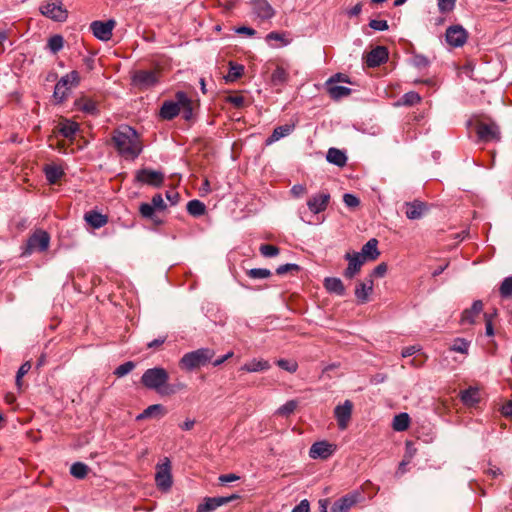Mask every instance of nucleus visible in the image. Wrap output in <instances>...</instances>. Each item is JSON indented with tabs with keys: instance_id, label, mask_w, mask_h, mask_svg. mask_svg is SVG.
Here are the masks:
<instances>
[{
	"instance_id": "obj_1",
	"label": "nucleus",
	"mask_w": 512,
	"mask_h": 512,
	"mask_svg": "<svg viewBox=\"0 0 512 512\" xmlns=\"http://www.w3.org/2000/svg\"><path fill=\"white\" fill-rule=\"evenodd\" d=\"M169 373L162 367L147 369L141 376V384L150 390L156 391L161 396H170L177 391L184 389L185 384L170 385Z\"/></svg>"
},
{
	"instance_id": "obj_2",
	"label": "nucleus",
	"mask_w": 512,
	"mask_h": 512,
	"mask_svg": "<svg viewBox=\"0 0 512 512\" xmlns=\"http://www.w3.org/2000/svg\"><path fill=\"white\" fill-rule=\"evenodd\" d=\"M112 142L118 153L125 159H135L142 151L137 132L130 126H123L113 132Z\"/></svg>"
},
{
	"instance_id": "obj_3",
	"label": "nucleus",
	"mask_w": 512,
	"mask_h": 512,
	"mask_svg": "<svg viewBox=\"0 0 512 512\" xmlns=\"http://www.w3.org/2000/svg\"><path fill=\"white\" fill-rule=\"evenodd\" d=\"M364 500L363 493L360 490H354L341 498L337 499L332 507L330 512H350V510L355 507L358 503ZM320 512H328L327 511V501H320Z\"/></svg>"
},
{
	"instance_id": "obj_4",
	"label": "nucleus",
	"mask_w": 512,
	"mask_h": 512,
	"mask_svg": "<svg viewBox=\"0 0 512 512\" xmlns=\"http://www.w3.org/2000/svg\"><path fill=\"white\" fill-rule=\"evenodd\" d=\"M215 352L209 348H201L189 353H186L179 362V365L182 369L187 371H192L193 369L199 368L201 366L209 363L214 357Z\"/></svg>"
},
{
	"instance_id": "obj_5",
	"label": "nucleus",
	"mask_w": 512,
	"mask_h": 512,
	"mask_svg": "<svg viewBox=\"0 0 512 512\" xmlns=\"http://www.w3.org/2000/svg\"><path fill=\"white\" fill-rule=\"evenodd\" d=\"M160 75L159 69L137 70L132 74V85L141 91L150 89L159 83Z\"/></svg>"
},
{
	"instance_id": "obj_6",
	"label": "nucleus",
	"mask_w": 512,
	"mask_h": 512,
	"mask_svg": "<svg viewBox=\"0 0 512 512\" xmlns=\"http://www.w3.org/2000/svg\"><path fill=\"white\" fill-rule=\"evenodd\" d=\"M80 82V76L77 71H71L61 79L55 85L53 98L56 103H62L68 96V93L73 86H77Z\"/></svg>"
},
{
	"instance_id": "obj_7",
	"label": "nucleus",
	"mask_w": 512,
	"mask_h": 512,
	"mask_svg": "<svg viewBox=\"0 0 512 512\" xmlns=\"http://www.w3.org/2000/svg\"><path fill=\"white\" fill-rule=\"evenodd\" d=\"M155 483L162 492H168L173 484L171 473V462L165 457L161 463L156 465Z\"/></svg>"
},
{
	"instance_id": "obj_8",
	"label": "nucleus",
	"mask_w": 512,
	"mask_h": 512,
	"mask_svg": "<svg viewBox=\"0 0 512 512\" xmlns=\"http://www.w3.org/2000/svg\"><path fill=\"white\" fill-rule=\"evenodd\" d=\"M40 13L56 22H64L68 17V11L64 8L61 0H52L39 7Z\"/></svg>"
},
{
	"instance_id": "obj_9",
	"label": "nucleus",
	"mask_w": 512,
	"mask_h": 512,
	"mask_svg": "<svg viewBox=\"0 0 512 512\" xmlns=\"http://www.w3.org/2000/svg\"><path fill=\"white\" fill-rule=\"evenodd\" d=\"M476 133L479 139L484 142L500 140V129L494 121H478L476 123Z\"/></svg>"
},
{
	"instance_id": "obj_10",
	"label": "nucleus",
	"mask_w": 512,
	"mask_h": 512,
	"mask_svg": "<svg viewBox=\"0 0 512 512\" xmlns=\"http://www.w3.org/2000/svg\"><path fill=\"white\" fill-rule=\"evenodd\" d=\"M115 26L116 21L113 19H109L107 21L97 20L90 24V30L97 39L101 41H108L112 37V31Z\"/></svg>"
},
{
	"instance_id": "obj_11",
	"label": "nucleus",
	"mask_w": 512,
	"mask_h": 512,
	"mask_svg": "<svg viewBox=\"0 0 512 512\" xmlns=\"http://www.w3.org/2000/svg\"><path fill=\"white\" fill-rule=\"evenodd\" d=\"M135 180L141 184L160 187L164 182V174L160 171L143 168L136 172Z\"/></svg>"
},
{
	"instance_id": "obj_12",
	"label": "nucleus",
	"mask_w": 512,
	"mask_h": 512,
	"mask_svg": "<svg viewBox=\"0 0 512 512\" xmlns=\"http://www.w3.org/2000/svg\"><path fill=\"white\" fill-rule=\"evenodd\" d=\"M238 494H232L227 497H207L204 502L197 506L196 512H212L220 506L226 505L234 500L239 499Z\"/></svg>"
},
{
	"instance_id": "obj_13",
	"label": "nucleus",
	"mask_w": 512,
	"mask_h": 512,
	"mask_svg": "<svg viewBox=\"0 0 512 512\" xmlns=\"http://www.w3.org/2000/svg\"><path fill=\"white\" fill-rule=\"evenodd\" d=\"M50 236L44 230H36L27 241V251H46L49 247Z\"/></svg>"
},
{
	"instance_id": "obj_14",
	"label": "nucleus",
	"mask_w": 512,
	"mask_h": 512,
	"mask_svg": "<svg viewBox=\"0 0 512 512\" xmlns=\"http://www.w3.org/2000/svg\"><path fill=\"white\" fill-rule=\"evenodd\" d=\"M446 42L452 47H462L468 38L467 31L461 25H453L447 28Z\"/></svg>"
},
{
	"instance_id": "obj_15",
	"label": "nucleus",
	"mask_w": 512,
	"mask_h": 512,
	"mask_svg": "<svg viewBox=\"0 0 512 512\" xmlns=\"http://www.w3.org/2000/svg\"><path fill=\"white\" fill-rule=\"evenodd\" d=\"M344 258L348 261V266L344 270L343 276L347 279H353L360 272L366 261L357 252H347Z\"/></svg>"
},
{
	"instance_id": "obj_16",
	"label": "nucleus",
	"mask_w": 512,
	"mask_h": 512,
	"mask_svg": "<svg viewBox=\"0 0 512 512\" xmlns=\"http://www.w3.org/2000/svg\"><path fill=\"white\" fill-rule=\"evenodd\" d=\"M353 410V403L350 400H345L342 405H337L334 409V415L337 420L338 427L345 430L351 419Z\"/></svg>"
},
{
	"instance_id": "obj_17",
	"label": "nucleus",
	"mask_w": 512,
	"mask_h": 512,
	"mask_svg": "<svg viewBox=\"0 0 512 512\" xmlns=\"http://www.w3.org/2000/svg\"><path fill=\"white\" fill-rule=\"evenodd\" d=\"M336 446L327 441H318L312 444L309 456L312 459H327L335 451Z\"/></svg>"
},
{
	"instance_id": "obj_18",
	"label": "nucleus",
	"mask_w": 512,
	"mask_h": 512,
	"mask_svg": "<svg viewBox=\"0 0 512 512\" xmlns=\"http://www.w3.org/2000/svg\"><path fill=\"white\" fill-rule=\"evenodd\" d=\"M374 281L372 276L365 278L363 281H359L355 288V297L361 304H365L369 301V296L373 292Z\"/></svg>"
},
{
	"instance_id": "obj_19",
	"label": "nucleus",
	"mask_w": 512,
	"mask_h": 512,
	"mask_svg": "<svg viewBox=\"0 0 512 512\" xmlns=\"http://www.w3.org/2000/svg\"><path fill=\"white\" fill-rule=\"evenodd\" d=\"M404 212L408 219L417 220L420 219L425 212L428 210L426 203L420 200H414L412 202H406L404 204Z\"/></svg>"
},
{
	"instance_id": "obj_20",
	"label": "nucleus",
	"mask_w": 512,
	"mask_h": 512,
	"mask_svg": "<svg viewBox=\"0 0 512 512\" xmlns=\"http://www.w3.org/2000/svg\"><path fill=\"white\" fill-rule=\"evenodd\" d=\"M388 59V50L384 46H377L372 49L366 56V64L368 67H377Z\"/></svg>"
},
{
	"instance_id": "obj_21",
	"label": "nucleus",
	"mask_w": 512,
	"mask_h": 512,
	"mask_svg": "<svg viewBox=\"0 0 512 512\" xmlns=\"http://www.w3.org/2000/svg\"><path fill=\"white\" fill-rule=\"evenodd\" d=\"M483 311V302L481 300H476L473 302L472 306L468 309H465L462 312L460 323L462 325L465 324H474L476 318Z\"/></svg>"
},
{
	"instance_id": "obj_22",
	"label": "nucleus",
	"mask_w": 512,
	"mask_h": 512,
	"mask_svg": "<svg viewBox=\"0 0 512 512\" xmlns=\"http://www.w3.org/2000/svg\"><path fill=\"white\" fill-rule=\"evenodd\" d=\"M253 12L262 20H267L275 15V11L267 0H253Z\"/></svg>"
},
{
	"instance_id": "obj_23",
	"label": "nucleus",
	"mask_w": 512,
	"mask_h": 512,
	"mask_svg": "<svg viewBox=\"0 0 512 512\" xmlns=\"http://www.w3.org/2000/svg\"><path fill=\"white\" fill-rule=\"evenodd\" d=\"M330 195L328 193H320L308 200L307 205L311 212L317 214L324 211L329 203Z\"/></svg>"
},
{
	"instance_id": "obj_24",
	"label": "nucleus",
	"mask_w": 512,
	"mask_h": 512,
	"mask_svg": "<svg viewBox=\"0 0 512 512\" xmlns=\"http://www.w3.org/2000/svg\"><path fill=\"white\" fill-rule=\"evenodd\" d=\"M79 130V124L68 119H62L57 125V132L67 139H74L76 132Z\"/></svg>"
},
{
	"instance_id": "obj_25",
	"label": "nucleus",
	"mask_w": 512,
	"mask_h": 512,
	"mask_svg": "<svg viewBox=\"0 0 512 512\" xmlns=\"http://www.w3.org/2000/svg\"><path fill=\"white\" fill-rule=\"evenodd\" d=\"M378 241L375 238L370 239L366 244L363 245L361 252H357L358 255H362L365 261L376 260L380 252L378 251Z\"/></svg>"
},
{
	"instance_id": "obj_26",
	"label": "nucleus",
	"mask_w": 512,
	"mask_h": 512,
	"mask_svg": "<svg viewBox=\"0 0 512 512\" xmlns=\"http://www.w3.org/2000/svg\"><path fill=\"white\" fill-rule=\"evenodd\" d=\"M459 397L466 406H473L480 401V392L477 387H469L462 390Z\"/></svg>"
},
{
	"instance_id": "obj_27",
	"label": "nucleus",
	"mask_w": 512,
	"mask_h": 512,
	"mask_svg": "<svg viewBox=\"0 0 512 512\" xmlns=\"http://www.w3.org/2000/svg\"><path fill=\"white\" fill-rule=\"evenodd\" d=\"M324 287L330 292L343 296L345 294V286L340 278L327 277L324 279Z\"/></svg>"
},
{
	"instance_id": "obj_28",
	"label": "nucleus",
	"mask_w": 512,
	"mask_h": 512,
	"mask_svg": "<svg viewBox=\"0 0 512 512\" xmlns=\"http://www.w3.org/2000/svg\"><path fill=\"white\" fill-rule=\"evenodd\" d=\"M179 104L173 101H165L160 109V117L164 120H171L180 113Z\"/></svg>"
},
{
	"instance_id": "obj_29",
	"label": "nucleus",
	"mask_w": 512,
	"mask_h": 512,
	"mask_svg": "<svg viewBox=\"0 0 512 512\" xmlns=\"http://www.w3.org/2000/svg\"><path fill=\"white\" fill-rule=\"evenodd\" d=\"M167 413L165 407L161 404H153L148 406L136 419L143 420L151 417H163Z\"/></svg>"
},
{
	"instance_id": "obj_30",
	"label": "nucleus",
	"mask_w": 512,
	"mask_h": 512,
	"mask_svg": "<svg viewBox=\"0 0 512 512\" xmlns=\"http://www.w3.org/2000/svg\"><path fill=\"white\" fill-rule=\"evenodd\" d=\"M294 128V124H285L276 127L271 136L266 140V144L270 145L273 142L278 141L285 136H288L294 130Z\"/></svg>"
},
{
	"instance_id": "obj_31",
	"label": "nucleus",
	"mask_w": 512,
	"mask_h": 512,
	"mask_svg": "<svg viewBox=\"0 0 512 512\" xmlns=\"http://www.w3.org/2000/svg\"><path fill=\"white\" fill-rule=\"evenodd\" d=\"M43 170L50 184H56L64 175L63 169L58 165H46Z\"/></svg>"
},
{
	"instance_id": "obj_32",
	"label": "nucleus",
	"mask_w": 512,
	"mask_h": 512,
	"mask_svg": "<svg viewBox=\"0 0 512 512\" xmlns=\"http://www.w3.org/2000/svg\"><path fill=\"white\" fill-rule=\"evenodd\" d=\"M84 218L87 221V223L93 228H101L108 222L107 216L102 215L101 213L95 211L86 213Z\"/></svg>"
},
{
	"instance_id": "obj_33",
	"label": "nucleus",
	"mask_w": 512,
	"mask_h": 512,
	"mask_svg": "<svg viewBox=\"0 0 512 512\" xmlns=\"http://www.w3.org/2000/svg\"><path fill=\"white\" fill-rule=\"evenodd\" d=\"M326 159L328 162L343 167L347 162L345 153L337 148H330L327 152Z\"/></svg>"
},
{
	"instance_id": "obj_34",
	"label": "nucleus",
	"mask_w": 512,
	"mask_h": 512,
	"mask_svg": "<svg viewBox=\"0 0 512 512\" xmlns=\"http://www.w3.org/2000/svg\"><path fill=\"white\" fill-rule=\"evenodd\" d=\"M269 368H270V364L268 361L253 359L250 362L245 363L241 367V370L246 371V372H258V371L267 370Z\"/></svg>"
},
{
	"instance_id": "obj_35",
	"label": "nucleus",
	"mask_w": 512,
	"mask_h": 512,
	"mask_svg": "<svg viewBox=\"0 0 512 512\" xmlns=\"http://www.w3.org/2000/svg\"><path fill=\"white\" fill-rule=\"evenodd\" d=\"M327 89L329 92V95L334 100H339L343 97H346L350 95L351 89L345 86H340L337 84H327Z\"/></svg>"
},
{
	"instance_id": "obj_36",
	"label": "nucleus",
	"mask_w": 512,
	"mask_h": 512,
	"mask_svg": "<svg viewBox=\"0 0 512 512\" xmlns=\"http://www.w3.org/2000/svg\"><path fill=\"white\" fill-rule=\"evenodd\" d=\"M410 423V417L407 413H400L393 419L392 427L395 431H405L408 429Z\"/></svg>"
},
{
	"instance_id": "obj_37",
	"label": "nucleus",
	"mask_w": 512,
	"mask_h": 512,
	"mask_svg": "<svg viewBox=\"0 0 512 512\" xmlns=\"http://www.w3.org/2000/svg\"><path fill=\"white\" fill-rule=\"evenodd\" d=\"M187 211L192 216H201L206 211V206L199 200H191L187 204Z\"/></svg>"
},
{
	"instance_id": "obj_38",
	"label": "nucleus",
	"mask_w": 512,
	"mask_h": 512,
	"mask_svg": "<svg viewBox=\"0 0 512 512\" xmlns=\"http://www.w3.org/2000/svg\"><path fill=\"white\" fill-rule=\"evenodd\" d=\"M89 471V467L82 462H75L70 468V473L77 479H84Z\"/></svg>"
},
{
	"instance_id": "obj_39",
	"label": "nucleus",
	"mask_w": 512,
	"mask_h": 512,
	"mask_svg": "<svg viewBox=\"0 0 512 512\" xmlns=\"http://www.w3.org/2000/svg\"><path fill=\"white\" fill-rule=\"evenodd\" d=\"M229 66H230L229 73L225 77V79L227 82H234L242 76L244 67L239 64H234L233 62H230Z\"/></svg>"
},
{
	"instance_id": "obj_40",
	"label": "nucleus",
	"mask_w": 512,
	"mask_h": 512,
	"mask_svg": "<svg viewBox=\"0 0 512 512\" xmlns=\"http://www.w3.org/2000/svg\"><path fill=\"white\" fill-rule=\"evenodd\" d=\"M271 80L275 85L284 84L288 80V73L283 67L277 66L271 75Z\"/></svg>"
},
{
	"instance_id": "obj_41",
	"label": "nucleus",
	"mask_w": 512,
	"mask_h": 512,
	"mask_svg": "<svg viewBox=\"0 0 512 512\" xmlns=\"http://www.w3.org/2000/svg\"><path fill=\"white\" fill-rule=\"evenodd\" d=\"M499 294L505 299L512 297V275L502 281L499 287Z\"/></svg>"
},
{
	"instance_id": "obj_42",
	"label": "nucleus",
	"mask_w": 512,
	"mask_h": 512,
	"mask_svg": "<svg viewBox=\"0 0 512 512\" xmlns=\"http://www.w3.org/2000/svg\"><path fill=\"white\" fill-rule=\"evenodd\" d=\"M64 39L61 35H54L48 41V47L53 53H57L63 48Z\"/></svg>"
},
{
	"instance_id": "obj_43",
	"label": "nucleus",
	"mask_w": 512,
	"mask_h": 512,
	"mask_svg": "<svg viewBox=\"0 0 512 512\" xmlns=\"http://www.w3.org/2000/svg\"><path fill=\"white\" fill-rule=\"evenodd\" d=\"M247 275L252 279H263L271 276V271L265 268H253L247 271Z\"/></svg>"
},
{
	"instance_id": "obj_44",
	"label": "nucleus",
	"mask_w": 512,
	"mask_h": 512,
	"mask_svg": "<svg viewBox=\"0 0 512 512\" xmlns=\"http://www.w3.org/2000/svg\"><path fill=\"white\" fill-rule=\"evenodd\" d=\"M134 368H135L134 362H132V361L125 362L115 369L114 375L117 376L118 378L123 377V376L127 375L128 373H130Z\"/></svg>"
},
{
	"instance_id": "obj_45",
	"label": "nucleus",
	"mask_w": 512,
	"mask_h": 512,
	"mask_svg": "<svg viewBox=\"0 0 512 512\" xmlns=\"http://www.w3.org/2000/svg\"><path fill=\"white\" fill-rule=\"evenodd\" d=\"M277 365L290 373H295L298 369V363L295 360L279 359Z\"/></svg>"
},
{
	"instance_id": "obj_46",
	"label": "nucleus",
	"mask_w": 512,
	"mask_h": 512,
	"mask_svg": "<svg viewBox=\"0 0 512 512\" xmlns=\"http://www.w3.org/2000/svg\"><path fill=\"white\" fill-rule=\"evenodd\" d=\"M77 106L80 110L90 114H94L96 112L95 102L89 99H81L77 101Z\"/></svg>"
},
{
	"instance_id": "obj_47",
	"label": "nucleus",
	"mask_w": 512,
	"mask_h": 512,
	"mask_svg": "<svg viewBox=\"0 0 512 512\" xmlns=\"http://www.w3.org/2000/svg\"><path fill=\"white\" fill-rule=\"evenodd\" d=\"M296 407L297 402L295 400H290L278 408L277 414L281 416H288L295 411Z\"/></svg>"
},
{
	"instance_id": "obj_48",
	"label": "nucleus",
	"mask_w": 512,
	"mask_h": 512,
	"mask_svg": "<svg viewBox=\"0 0 512 512\" xmlns=\"http://www.w3.org/2000/svg\"><path fill=\"white\" fill-rule=\"evenodd\" d=\"M469 342L463 338H457L454 340V343L451 349L455 352L466 354L468 352Z\"/></svg>"
},
{
	"instance_id": "obj_49",
	"label": "nucleus",
	"mask_w": 512,
	"mask_h": 512,
	"mask_svg": "<svg viewBox=\"0 0 512 512\" xmlns=\"http://www.w3.org/2000/svg\"><path fill=\"white\" fill-rule=\"evenodd\" d=\"M259 251L264 257H274L279 254V248L270 244H262Z\"/></svg>"
},
{
	"instance_id": "obj_50",
	"label": "nucleus",
	"mask_w": 512,
	"mask_h": 512,
	"mask_svg": "<svg viewBox=\"0 0 512 512\" xmlns=\"http://www.w3.org/2000/svg\"><path fill=\"white\" fill-rule=\"evenodd\" d=\"M420 101H421L420 95L413 91L404 94V96L402 97L403 104L408 105V106L415 105V104L419 103Z\"/></svg>"
},
{
	"instance_id": "obj_51",
	"label": "nucleus",
	"mask_w": 512,
	"mask_h": 512,
	"mask_svg": "<svg viewBox=\"0 0 512 512\" xmlns=\"http://www.w3.org/2000/svg\"><path fill=\"white\" fill-rule=\"evenodd\" d=\"M495 316H496V311H494V313H492V314H488V313L484 314L485 333L489 337L494 335L493 319Z\"/></svg>"
},
{
	"instance_id": "obj_52",
	"label": "nucleus",
	"mask_w": 512,
	"mask_h": 512,
	"mask_svg": "<svg viewBox=\"0 0 512 512\" xmlns=\"http://www.w3.org/2000/svg\"><path fill=\"white\" fill-rule=\"evenodd\" d=\"M226 102L232 104L236 108H243L245 105V98L241 95H229L226 97Z\"/></svg>"
},
{
	"instance_id": "obj_53",
	"label": "nucleus",
	"mask_w": 512,
	"mask_h": 512,
	"mask_svg": "<svg viewBox=\"0 0 512 512\" xmlns=\"http://www.w3.org/2000/svg\"><path fill=\"white\" fill-rule=\"evenodd\" d=\"M438 7L441 13L451 12L455 7L456 0H437Z\"/></svg>"
},
{
	"instance_id": "obj_54",
	"label": "nucleus",
	"mask_w": 512,
	"mask_h": 512,
	"mask_svg": "<svg viewBox=\"0 0 512 512\" xmlns=\"http://www.w3.org/2000/svg\"><path fill=\"white\" fill-rule=\"evenodd\" d=\"M175 98H176L175 103L179 104L180 109L184 106H189L190 103H192L191 99L186 95V93H184L182 91H178L175 94Z\"/></svg>"
},
{
	"instance_id": "obj_55",
	"label": "nucleus",
	"mask_w": 512,
	"mask_h": 512,
	"mask_svg": "<svg viewBox=\"0 0 512 512\" xmlns=\"http://www.w3.org/2000/svg\"><path fill=\"white\" fill-rule=\"evenodd\" d=\"M154 210V207L149 203H142L139 208L140 214L144 218H152Z\"/></svg>"
},
{
	"instance_id": "obj_56",
	"label": "nucleus",
	"mask_w": 512,
	"mask_h": 512,
	"mask_svg": "<svg viewBox=\"0 0 512 512\" xmlns=\"http://www.w3.org/2000/svg\"><path fill=\"white\" fill-rule=\"evenodd\" d=\"M369 27L376 31H385L388 29V23L386 20H370Z\"/></svg>"
},
{
	"instance_id": "obj_57",
	"label": "nucleus",
	"mask_w": 512,
	"mask_h": 512,
	"mask_svg": "<svg viewBox=\"0 0 512 512\" xmlns=\"http://www.w3.org/2000/svg\"><path fill=\"white\" fill-rule=\"evenodd\" d=\"M299 270H300V267L297 264H284V265H280L276 269V273L278 275H283V274H286L291 271H299Z\"/></svg>"
},
{
	"instance_id": "obj_58",
	"label": "nucleus",
	"mask_w": 512,
	"mask_h": 512,
	"mask_svg": "<svg viewBox=\"0 0 512 512\" xmlns=\"http://www.w3.org/2000/svg\"><path fill=\"white\" fill-rule=\"evenodd\" d=\"M343 201L346 204V206L351 207V208H355L360 204L359 199L356 196H354L353 194H349V193L344 194Z\"/></svg>"
},
{
	"instance_id": "obj_59",
	"label": "nucleus",
	"mask_w": 512,
	"mask_h": 512,
	"mask_svg": "<svg viewBox=\"0 0 512 512\" xmlns=\"http://www.w3.org/2000/svg\"><path fill=\"white\" fill-rule=\"evenodd\" d=\"M240 477L234 473H229V474H222L219 476L218 480L221 484H226V483H230V482H234V481H237L239 480Z\"/></svg>"
},
{
	"instance_id": "obj_60",
	"label": "nucleus",
	"mask_w": 512,
	"mask_h": 512,
	"mask_svg": "<svg viewBox=\"0 0 512 512\" xmlns=\"http://www.w3.org/2000/svg\"><path fill=\"white\" fill-rule=\"evenodd\" d=\"M387 272V265L385 263H380L379 265H377L370 276H372V278L374 276L376 277H382L385 275V273Z\"/></svg>"
},
{
	"instance_id": "obj_61",
	"label": "nucleus",
	"mask_w": 512,
	"mask_h": 512,
	"mask_svg": "<svg viewBox=\"0 0 512 512\" xmlns=\"http://www.w3.org/2000/svg\"><path fill=\"white\" fill-rule=\"evenodd\" d=\"M154 209H164L166 207L164 200L160 194H156L152 197V204Z\"/></svg>"
},
{
	"instance_id": "obj_62",
	"label": "nucleus",
	"mask_w": 512,
	"mask_h": 512,
	"mask_svg": "<svg viewBox=\"0 0 512 512\" xmlns=\"http://www.w3.org/2000/svg\"><path fill=\"white\" fill-rule=\"evenodd\" d=\"M338 82H349L348 76L342 73L335 74L327 81V84H337Z\"/></svg>"
},
{
	"instance_id": "obj_63",
	"label": "nucleus",
	"mask_w": 512,
	"mask_h": 512,
	"mask_svg": "<svg viewBox=\"0 0 512 512\" xmlns=\"http://www.w3.org/2000/svg\"><path fill=\"white\" fill-rule=\"evenodd\" d=\"M310 505L308 500L304 499L302 500L297 506L294 507L292 512H309Z\"/></svg>"
},
{
	"instance_id": "obj_64",
	"label": "nucleus",
	"mask_w": 512,
	"mask_h": 512,
	"mask_svg": "<svg viewBox=\"0 0 512 512\" xmlns=\"http://www.w3.org/2000/svg\"><path fill=\"white\" fill-rule=\"evenodd\" d=\"M501 413L505 417H512V402L508 401L505 404H503L501 408Z\"/></svg>"
}]
</instances>
